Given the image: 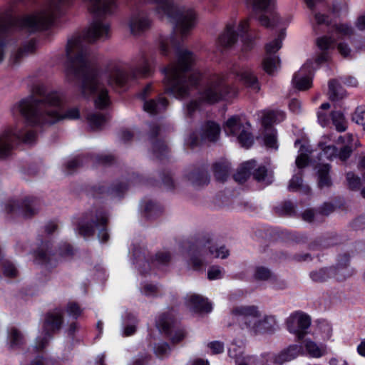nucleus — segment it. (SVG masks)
<instances>
[{
  "label": "nucleus",
  "mask_w": 365,
  "mask_h": 365,
  "mask_svg": "<svg viewBox=\"0 0 365 365\" xmlns=\"http://www.w3.org/2000/svg\"><path fill=\"white\" fill-rule=\"evenodd\" d=\"M66 56L68 60L66 73L68 76H80L84 74L81 85V93L84 97L96 94L94 100L96 108L104 110L110 103L108 92L103 80L107 78L109 85L122 86L126 81L125 74L118 67H114L108 75L97 71L86 72L88 68L87 53L83 49L81 37H73L68 40L66 48Z\"/></svg>",
  "instance_id": "nucleus-1"
},
{
  "label": "nucleus",
  "mask_w": 365,
  "mask_h": 365,
  "mask_svg": "<svg viewBox=\"0 0 365 365\" xmlns=\"http://www.w3.org/2000/svg\"><path fill=\"white\" fill-rule=\"evenodd\" d=\"M169 44L175 51L178 62L171 64L168 68H163L165 73L163 80L165 93L182 99L187 98L190 95V90L197 85L200 76L199 73H187L195 62V57L192 52L181 48L180 41H176L174 36H172L170 39L160 37V53L163 56L168 55Z\"/></svg>",
  "instance_id": "nucleus-2"
},
{
  "label": "nucleus",
  "mask_w": 365,
  "mask_h": 365,
  "mask_svg": "<svg viewBox=\"0 0 365 365\" xmlns=\"http://www.w3.org/2000/svg\"><path fill=\"white\" fill-rule=\"evenodd\" d=\"M34 93L39 96V98L31 96L18 104L20 113L31 125L53 124L63 118H79V110L76 108L67 110L64 116L60 117L57 108L61 105V98L57 93H46L43 86H37L34 88Z\"/></svg>",
  "instance_id": "nucleus-3"
},
{
  "label": "nucleus",
  "mask_w": 365,
  "mask_h": 365,
  "mask_svg": "<svg viewBox=\"0 0 365 365\" xmlns=\"http://www.w3.org/2000/svg\"><path fill=\"white\" fill-rule=\"evenodd\" d=\"M157 4V11L165 14L171 21L180 28L182 35L192 29L195 24L197 14L194 9L189 8L180 9L173 0H155Z\"/></svg>",
  "instance_id": "nucleus-4"
},
{
  "label": "nucleus",
  "mask_w": 365,
  "mask_h": 365,
  "mask_svg": "<svg viewBox=\"0 0 365 365\" xmlns=\"http://www.w3.org/2000/svg\"><path fill=\"white\" fill-rule=\"evenodd\" d=\"M67 0H48L46 6L40 12L21 19V26L30 31L46 29L53 21L60 5Z\"/></svg>",
  "instance_id": "nucleus-5"
},
{
  "label": "nucleus",
  "mask_w": 365,
  "mask_h": 365,
  "mask_svg": "<svg viewBox=\"0 0 365 365\" xmlns=\"http://www.w3.org/2000/svg\"><path fill=\"white\" fill-rule=\"evenodd\" d=\"M227 93V90L223 83V78L220 76H215L200 93V98L203 103L213 104L220 101Z\"/></svg>",
  "instance_id": "nucleus-6"
},
{
  "label": "nucleus",
  "mask_w": 365,
  "mask_h": 365,
  "mask_svg": "<svg viewBox=\"0 0 365 365\" xmlns=\"http://www.w3.org/2000/svg\"><path fill=\"white\" fill-rule=\"evenodd\" d=\"M64 322V312L61 309H54L46 313L43 323L45 336L51 337L59 331Z\"/></svg>",
  "instance_id": "nucleus-7"
},
{
  "label": "nucleus",
  "mask_w": 365,
  "mask_h": 365,
  "mask_svg": "<svg viewBox=\"0 0 365 365\" xmlns=\"http://www.w3.org/2000/svg\"><path fill=\"white\" fill-rule=\"evenodd\" d=\"M21 137V130L16 128H10L4 132L0 136V159H4L10 155L14 148L13 142Z\"/></svg>",
  "instance_id": "nucleus-8"
},
{
  "label": "nucleus",
  "mask_w": 365,
  "mask_h": 365,
  "mask_svg": "<svg viewBox=\"0 0 365 365\" xmlns=\"http://www.w3.org/2000/svg\"><path fill=\"white\" fill-rule=\"evenodd\" d=\"M109 31L108 24L94 21L84 34V38L89 42L95 41L98 38L107 37Z\"/></svg>",
  "instance_id": "nucleus-9"
},
{
  "label": "nucleus",
  "mask_w": 365,
  "mask_h": 365,
  "mask_svg": "<svg viewBox=\"0 0 365 365\" xmlns=\"http://www.w3.org/2000/svg\"><path fill=\"white\" fill-rule=\"evenodd\" d=\"M90 12L96 15L110 13L115 6V0H85Z\"/></svg>",
  "instance_id": "nucleus-10"
},
{
  "label": "nucleus",
  "mask_w": 365,
  "mask_h": 365,
  "mask_svg": "<svg viewBox=\"0 0 365 365\" xmlns=\"http://www.w3.org/2000/svg\"><path fill=\"white\" fill-rule=\"evenodd\" d=\"M287 324L291 332H295V324L297 325L299 329H307L311 324V319L305 314L296 312L289 317L287 321Z\"/></svg>",
  "instance_id": "nucleus-11"
},
{
  "label": "nucleus",
  "mask_w": 365,
  "mask_h": 365,
  "mask_svg": "<svg viewBox=\"0 0 365 365\" xmlns=\"http://www.w3.org/2000/svg\"><path fill=\"white\" fill-rule=\"evenodd\" d=\"M187 305L197 313H209L212 308L207 299L196 294L189 297Z\"/></svg>",
  "instance_id": "nucleus-12"
},
{
  "label": "nucleus",
  "mask_w": 365,
  "mask_h": 365,
  "mask_svg": "<svg viewBox=\"0 0 365 365\" xmlns=\"http://www.w3.org/2000/svg\"><path fill=\"white\" fill-rule=\"evenodd\" d=\"M220 134V127L214 121L208 120L205 122L201 127V140L215 142L219 138Z\"/></svg>",
  "instance_id": "nucleus-13"
},
{
  "label": "nucleus",
  "mask_w": 365,
  "mask_h": 365,
  "mask_svg": "<svg viewBox=\"0 0 365 365\" xmlns=\"http://www.w3.org/2000/svg\"><path fill=\"white\" fill-rule=\"evenodd\" d=\"M93 212H86L78 221V232L83 237H91L95 233L96 226L93 222Z\"/></svg>",
  "instance_id": "nucleus-14"
},
{
  "label": "nucleus",
  "mask_w": 365,
  "mask_h": 365,
  "mask_svg": "<svg viewBox=\"0 0 365 365\" xmlns=\"http://www.w3.org/2000/svg\"><path fill=\"white\" fill-rule=\"evenodd\" d=\"M331 165L329 164H319L317 166V185L320 189L329 188L332 186L330 176Z\"/></svg>",
  "instance_id": "nucleus-15"
},
{
  "label": "nucleus",
  "mask_w": 365,
  "mask_h": 365,
  "mask_svg": "<svg viewBox=\"0 0 365 365\" xmlns=\"http://www.w3.org/2000/svg\"><path fill=\"white\" fill-rule=\"evenodd\" d=\"M150 25V21L143 14H138L131 17L129 26L133 35H139L147 30Z\"/></svg>",
  "instance_id": "nucleus-16"
},
{
  "label": "nucleus",
  "mask_w": 365,
  "mask_h": 365,
  "mask_svg": "<svg viewBox=\"0 0 365 365\" xmlns=\"http://www.w3.org/2000/svg\"><path fill=\"white\" fill-rule=\"evenodd\" d=\"M300 346L297 345L289 346L275 355L273 359L274 364L282 365L285 362L290 361L295 359L300 352Z\"/></svg>",
  "instance_id": "nucleus-17"
},
{
  "label": "nucleus",
  "mask_w": 365,
  "mask_h": 365,
  "mask_svg": "<svg viewBox=\"0 0 365 365\" xmlns=\"http://www.w3.org/2000/svg\"><path fill=\"white\" fill-rule=\"evenodd\" d=\"M256 167V161L251 160L243 163L234 174V180L240 184L244 183L251 175V171Z\"/></svg>",
  "instance_id": "nucleus-18"
},
{
  "label": "nucleus",
  "mask_w": 365,
  "mask_h": 365,
  "mask_svg": "<svg viewBox=\"0 0 365 365\" xmlns=\"http://www.w3.org/2000/svg\"><path fill=\"white\" fill-rule=\"evenodd\" d=\"M212 171L217 181L224 182L229 177L230 165L225 160L217 161L212 165Z\"/></svg>",
  "instance_id": "nucleus-19"
},
{
  "label": "nucleus",
  "mask_w": 365,
  "mask_h": 365,
  "mask_svg": "<svg viewBox=\"0 0 365 365\" xmlns=\"http://www.w3.org/2000/svg\"><path fill=\"white\" fill-rule=\"evenodd\" d=\"M237 41V34L235 31V26L231 24L226 26L225 31L219 36L218 43L224 47L232 46Z\"/></svg>",
  "instance_id": "nucleus-20"
},
{
  "label": "nucleus",
  "mask_w": 365,
  "mask_h": 365,
  "mask_svg": "<svg viewBox=\"0 0 365 365\" xmlns=\"http://www.w3.org/2000/svg\"><path fill=\"white\" fill-rule=\"evenodd\" d=\"M152 150L155 157L160 161L168 159L170 153L167 143L160 139H156L152 142Z\"/></svg>",
  "instance_id": "nucleus-21"
},
{
  "label": "nucleus",
  "mask_w": 365,
  "mask_h": 365,
  "mask_svg": "<svg viewBox=\"0 0 365 365\" xmlns=\"http://www.w3.org/2000/svg\"><path fill=\"white\" fill-rule=\"evenodd\" d=\"M168 106V101L164 97H160L158 101L155 100L146 101L144 103V110L150 114H157L166 109Z\"/></svg>",
  "instance_id": "nucleus-22"
},
{
  "label": "nucleus",
  "mask_w": 365,
  "mask_h": 365,
  "mask_svg": "<svg viewBox=\"0 0 365 365\" xmlns=\"http://www.w3.org/2000/svg\"><path fill=\"white\" fill-rule=\"evenodd\" d=\"M188 180L196 185H204L210 182V176L203 168H197L189 173Z\"/></svg>",
  "instance_id": "nucleus-23"
},
{
  "label": "nucleus",
  "mask_w": 365,
  "mask_h": 365,
  "mask_svg": "<svg viewBox=\"0 0 365 365\" xmlns=\"http://www.w3.org/2000/svg\"><path fill=\"white\" fill-rule=\"evenodd\" d=\"M52 245L49 242L42 245L35 252V259L42 264H48L51 262V256L54 255Z\"/></svg>",
  "instance_id": "nucleus-24"
},
{
  "label": "nucleus",
  "mask_w": 365,
  "mask_h": 365,
  "mask_svg": "<svg viewBox=\"0 0 365 365\" xmlns=\"http://www.w3.org/2000/svg\"><path fill=\"white\" fill-rule=\"evenodd\" d=\"M329 98L331 101L341 100L345 96V91L342 86L336 79H331L329 81Z\"/></svg>",
  "instance_id": "nucleus-25"
},
{
  "label": "nucleus",
  "mask_w": 365,
  "mask_h": 365,
  "mask_svg": "<svg viewBox=\"0 0 365 365\" xmlns=\"http://www.w3.org/2000/svg\"><path fill=\"white\" fill-rule=\"evenodd\" d=\"M232 314L236 317H242L245 318H259L260 312L256 306H240L233 308Z\"/></svg>",
  "instance_id": "nucleus-26"
},
{
  "label": "nucleus",
  "mask_w": 365,
  "mask_h": 365,
  "mask_svg": "<svg viewBox=\"0 0 365 365\" xmlns=\"http://www.w3.org/2000/svg\"><path fill=\"white\" fill-rule=\"evenodd\" d=\"M175 320L170 314H163L157 322V328L160 331L163 332L167 336L170 335L172 329L175 327Z\"/></svg>",
  "instance_id": "nucleus-27"
},
{
  "label": "nucleus",
  "mask_w": 365,
  "mask_h": 365,
  "mask_svg": "<svg viewBox=\"0 0 365 365\" xmlns=\"http://www.w3.org/2000/svg\"><path fill=\"white\" fill-rule=\"evenodd\" d=\"M275 320L273 317L266 316L262 319L255 322L252 329L255 334L260 332H267L274 329Z\"/></svg>",
  "instance_id": "nucleus-28"
},
{
  "label": "nucleus",
  "mask_w": 365,
  "mask_h": 365,
  "mask_svg": "<svg viewBox=\"0 0 365 365\" xmlns=\"http://www.w3.org/2000/svg\"><path fill=\"white\" fill-rule=\"evenodd\" d=\"M90 128L93 131L100 130L108 120L106 115L101 113H90L87 116Z\"/></svg>",
  "instance_id": "nucleus-29"
},
{
  "label": "nucleus",
  "mask_w": 365,
  "mask_h": 365,
  "mask_svg": "<svg viewBox=\"0 0 365 365\" xmlns=\"http://www.w3.org/2000/svg\"><path fill=\"white\" fill-rule=\"evenodd\" d=\"M233 72L240 77V80L244 82L247 86L252 87L255 89L259 90L257 79L255 76L250 70H235Z\"/></svg>",
  "instance_id": "nucleus-30"
},
{
  "label": "nucleus",
  "mask_w": 365,
  "mask_h": 365,
  "mask_svg": "<svg viewBox=\"0 0 365 365\" xmlns=\"http://www.w3.org/2000/svg\"><path fill=\"white\" fill-rule=\"evenodd\" d=\"M288 189L291 191H302L305 194L311 192V188L303 183L302 175H295L290 180Z\"/></svg>",
  "instance_id": "nucleus-31"
},
{
  "label": "nucleus",
  "mask_w": 365,
  "mask_h": 365,
  "mask_svg": "<svg viewBox=\"0 0 365 365\" xmlns=\"http://www.w3.org/2000/svg\"><path fill=\"white\" fill-rule=\"evenodd\" d=\"M35 41L31 40L26 45L24 46L23 48L19 49L15 53H14L11 57V61L13 64H17L20 60L27 55L28 53H31L35 50Z\"/></svg>",
  "instance_id": "nucleus-32"
},
{
  "label": "nucleus",
  "mask_w": 365,
  "mask_h": 365,
  "mask_svg": "<svg viewBox=\"0 0 365 365\" xmlns=\"http://www.w3.org/2000/svg\"><path fill=\"white\" fill-rule=\"evenodd\" d=\"M274 212L279 216H292L296 215V205L289 200H286L274 207Z\"/></svg>",
  "instance_id": "nucleus-33"
},
{
  "label": "nucleus",
  "mask_w": 365,
  "mask_h": 365,
  "mask_svg": "<svg viewBox=\"0 0 365 365\" xmlns=\"http://www.w3.org/2000/svg\"><path fill=\"white\" fill-rule=\"evenodd\" d=\"M279 59L277 56H266L262 61V67L266 73L272 75L279 66Z\"/></svg>",
  "instance_id": "nucleus-34"
},
{
  "label": "nucleus",
  "mask_w": 365,
  "mask_h": 365,
  "mask_svg": "<svg viewBox=\"0 0 365 365\" xmlns=\"http://www.w3.org/2000/svg\"><path fill=\"white\" fill-rule=\"evenodd\" d=\"M93 212V222L96 227L101 226L106 227L108 222V213L103 209H96L95 210H90Z\"/></svg>",
  "instance_id": "nucleus-35"
},
{
  "label": "nucleus",
  "mask_w": 365,
  "mask_h": 365,
  "mask_svg": "<svg viewBox=\"0 0 365 365\" xmlns=\"http://www.w3.org/2000/svg\"><path fill=\"white\" fill-rule=\"evenodd\" d=\"M243 128H244V126L240 123V120L239 117H237V116L231 117L226 122V132L229 135H235Z\"/></svg>",
  "instance_id": "nucleus-36"
},
{
  "label": "nucleus",
  "mask_w": 365,
  "mask_h": 365,
  "mask_svg": "<svg viewBox=\"0 0 365 365\" xmlns=\"http://www.w3.org/2000/svg\"><path fill=\"white\" fill-rule=\"evenodd\" d=\"M331 120L336 129L339 132H344L346 129V120L343 113L340 111H332L331 113Z\"/></svg>",
  "instance_id": "nucleus-37"
},
{
  "label": "nucleus",
  "mask_w": 365,
  "mask_h": 365,
  "mask_svg": "<svg viewBox=\"0 0 365 365\" xmlns=\"http://www.w3.org/2000/svg\"><path fill=\"white\" fill-rule=\"evenodd\" d=\"M133 255L135 259V263L138 267V269L142 273H146L150 270V263L148 262L143 261V259H145L144 254L141 256L140 248H135L133 251Z\"/></svg>",
  "instance_id": "nucleus-38"
},
{
  "label": "nucleus",
  "mask_w": 365,
  "mask_h": 365,
  "mask_svg": "<svg viewBox=\"0 0 365 365\" xmlns=\"http://www.w3.org/2000/svg\"><path fill=\"white\" fill-rule=\"evenodd\" d=\"M1 269L3 274L9 278H15L18 276L19 272L15 265L8 261L4 260L1 262Z\"/></svg>",
  "instance_id": "nucleus-39"
},
{
  "label": "nucleus",
  "mask_w": 365,
  "mask_h": 365,
  "mask_svg": "<svg viewBox=\"0 0 365 365\" xmlns=\"http://www.w3.org/2000/svg\"><path fill=\"white\" fill-rule=\"evenodd\" d=\"M346 179L348 187L351 190H358L362 185L361 178L355 175L353 172H348L346 174Z\"/></svg>",
  "instance_id": "nucleus-40"
},
{
  "label": "nucleus",
  "mask_w": 365,
  "mask_h": 365,
  "mask_svg": "<svg viewBox=\"0 0 365 365\" xmlns=\"http://www.w3.org/2000/svg\"><path fill=\"white\" fill-rule=\"evenodd\" d=\"M294 87L299 91H305L309 89L312 86V81L308 77L298 78L294 76L293 79Z\"/></svg>",
  "instance_id": "nucleus-41"
},
{
  "label": "nucleus",
  "mask_w": 365,
  "mask_h": 365,
  "mask_svg": "<svg viewBox=\"0 0 365 365\" xmlns=\"http://www.w3.org/2000/svg\"><path fill=\"white\" fill-rule=\"evenodd\" d=\"M171 256L168 252H158L154 258L150 259V263L153 265L165 264L170 261Z\"/></svg>",
  "instance_id": "nucleus-42"
},
{
  "label": "nucleus",
  "mask_w": 365,
  "mask_h": 365,
  "mask_svg": "<svg viewBox=\"0 0 365 365\" xmlns=\"http://www.w3.org/2000/svg\"><path fill=\"white\" fill-rule=\"evenodd\" d=\"M305 348L308 354L313 357H320L322 356L324 352L323 349L312 341H307L306 342Z\"/></svg>",
  "instance_id": "nucleus-43"
},
{
  "label": "nucleus",
  "mask_w": 365,
  "mask_h": 365,
  "mask_svg": "<svg viewBox=\"0 0 365 365\" xmlns=\"http://www.w3.org/2000/svg\"><path fill=\"white\" fill-rule=\"evenodd\" d=\"M271 276L272 272L268 268L262 266H259L256 267L255 272L254 274V277L255 279L265 281L270 279Z\"/></svg>",
  "instance_id": "nucleus-44"
},
{
  "label": "nucleus",
  "mask_w": 365,
  "mask_h": 365,
  "mask_svg": "<svg viewBox=\"0 0 365 365\" xmlns=\"http://www.w3.org/2000/svg\"><path fill=\"white\" fill-rule=\"evenodd\" d=\"M334 43V39L331 36H323L316 39L317 46L323 51L328 50Z\"/></svg>",
  "instance_id": "nucleus-45"
},
{
  "label": "nucleus",
  "mask_w": 365,
  "mask_h": 365,
  "mask_svg": "<svg viewBox=\"0 0 365 365\" xmlns=\"http://www.w3.org/2000/svg\"><path fill=\"white\" fill-rule=\"evenodd\" d=\"M203 103L199 99H195L190 101L185 106L186 115L189 118H192L197 110L200 107L201 103Z\"/></svg>",
  "instance_id": "nucleus-46"
},
{
  "label": "nucleus",
  "mask_w": 365,
  "mask_h": 365,
  "mask_svg": "<svg viewBox=\"0 0 365 365\" xmlns=\"http://www.w3.org/2000/svg\"><path fill=\"white\" fill-rule=\"evenodd\" d=\"M238 140L244 147L249 148L253 143L252 134L244 130V128L239 132Z\"/></svg>",
  "instance_id": "nucleus-47"
},
{
  "label": "nucleus",
  "mask_w": 365,
  "mask_h": 365,
  "mask_svg": "<svg viewBox=\"0 0 365 365\" xmlns=\"http://www.w3.org/2000/svg\"><path fill=\"white\" fill-rule=\"evenodd\" d=\"M23 206L25 209V215L26 217H32L37 214L38 211L36 205L34 204V200L31 199L26 198L23 201Z\"/></svg>",
  "instance_id": "nucleus-48"
},
{
  "label": "nucleus",
  "mask_w": 365,
  "mask_h": 365,
  "mask_svg": "<svg viewBox=\"0 0 365 365\" xmlns=\"http://www.w3.org/2000/svg\"><path fill=\"white\" fill-rule=\"evenodd\" d=\"M209 252L210 255H214L215 258L225 259L230 255L229 250L225 246H220L218 248L209 247Z\"/></svg>",
  "instance_id": "nucleus-49"
},
{
  "label": "nucleus",
  "mask_w": 365,
  "mask_h": 365,
  "mask_svg": "<svg viewBox=\"0 0 365 365\" xmlns=\"http://www.w3.org/2000/svg\"><path fill=\"white\" fill-rule=\"evenodd\" d=\"M334 28L337 33L344 36H351L354 34L352 26L346 24H335Z\"/></svg>",
  "instance_id": "nucleus-50"
},
{
  "label": "nucleus",
  "mask_w": 365,
  "mask_h": 365,
  "mask_svg": "<svg viewBox=\"0 0 365 365\" xmlns=\"http://www.w3.org/2000/svg\"><path fill=\"white\" fill-rule=\"evenodd\" d=\"M96 160L99 165L103 166H110L115 163L116 158L112 154L100 155L96 158Z\"/></svg>",
  "instance_id": "nucleus-51"
},
{
  "label": "nucleus",
  "mask_w": 365,
  "mask_h": 365,
  "mask_svg": "<svg viewBox=\"0 0 365 365\" xmlns=\"http://www.w3.org/2000/svg\"><path fill=\"white\" fill-rule=\"evenodd\" d=\"M66 312L73 318L77 319L81 315L82 309L79 304L75 302H69L66 306Z\"/></svg>",
  "instance_id": "nucleus-52"
},
{
  "label": "nucleus",
  "mask_w": 365,
  "mask_h": 365,
  "mask_svg": "<svg viewBox=\"0 0 365 365\" xmlns=\"http://www.w3.org/2000/svg\"><path fill=\"white\" fill-rule=\"evenodd\" d=\"M281 39L278 38L266 44V56H273V54L277 53L281 48Z\"/></svg>",
  "instance_id": "nucleus-53"
},
{
  "label": "nucleus",
  "mask_w": 365,
  "mask_h": 365,
  "mask_svg": "<svg viewBox=\"0 0 365 365\" xmlns=\"http://www.w3.org/2000/svg\"><path fill=\"white\" fill-rule=\"evenodd\" d=\"M319 146L323 151L324 155L329 160L336 157L337 155V148L334 145H324V143H319Z\"/></svg>",
  "instance_id": "nucleus-54"
},
{
  "label": "nucleus",
  "mask_w": 365,
  "mask_h": 365,
  "mask_svg": "<svg viewBox=\"0 0 365 365\" xmlns=\"http://www.w3.org/2000/svg\"><path fill=\"white\" fill-rule=\"evenodd\" d=\"M336 48L343 58H351L352 56L351 48L347 43H339L336 46Z\"/></svg>",
  "instance_id": "nucleus-55"
},
{
  "label": "nucleus",
  "mask_w": 365,
  "mask_h": 365,
  "mask_svg": "<svg viewBox=\"0 0 365 365\" xmlns=\"http://www.w3.org/2000/svg\"><path fill=\"white\" fill-rule=\"evenodd\" d=\"M277 120V114L274 111H268L264 113L262 120V125L265 127L271 126Z\"/></svg>",
  "instance_id": "nucleus-56"
},
{
  "label": "nucleus",
  "mask_w": 365,
  "mask_h": 365,
  "mask_svg": "<svg viewBox=\"0 0 365 365\" xmlns=\"http://www.w3.org/2000/svg\"><path fill=\"white\" fill-rule=\"evenodd\" d=\"M10 339L11 346H17L21 343L23 336L16 329L13 328L10 331Z\"/></svg>",
  "instance_id": "nucleus-57"
},
{
  "label": "nucleus",
  "mask_w": 365,
  "mask_h": 365,
  "mask_svg": "<svg viewBox=\"0 0 365 365\" xmlns=\"http://www.w3.org/2000/svg\"><path fill=\"white\" fill-rule=\"evenodd\" d=\"M335 210V206L333 203L329 202H324L319 207V213L324 216H328Z\"/></svg>",
  "instance_id": "nucleus-58"
},
{
  "label": "nucleus",
  "mask_w": 365,
  "mask_h": 365,
  "mask_svg": "<svg viewBox=\"0 0 365 365\" xmlns=\"http://www.w3.org/2000/svg\"><path fill=\"white\" fill-rule=\"evenodd\" d=\"M170 336V339L173 344H178L182 341L186 336V332L184 329H176L174 334L168 335Z\"/></svg>",
  "instance_id": "nucleus-59"
},
{
  "label": "nucleus",
  "mask_w": 365,
  "mask_h": 365,
  "mask_svg": "<svg viewBox=\"0 0 365 365\" xmlns=\"http://www.w3.org/2000/svg\"><path fill=\"white\" fill-rule=\"evenodd\" d=\"M267 168L264 166H259L257 169H256L252 175L254 178L257 181L264 180L265 178L267 176Z\"/></svg>",
  "instance_id": "nucleus-60"
},
{
  "label": "nucleus",
  "mask_w": 365,
  "mask_h": 365,
  "mask_svg": "<svg viewBox=\"0 0 365 365\" xmlns=\"http://www.w3.org/2000/svg\"><path fill=\"white\" fill-rule=\"evenodd\" d=\"M150 73V68L147 63L143 66L141 69H135L132 71L131 76L133 78L138 77H145Z\"/></svg>",
  "instance_id": "nucleus-61"
},
{
  "label": "nucleus",
  "mask_w": 365,
  "mask_h": 365,
  "mask_svg": "<svg viewBox=\"0 0 365 365\" xmlns=\"http://www.w3.org/2000/svg\"><path fill=\"white\" fill-rule=\"evenodd\" d=\"M170 350V346L168 343L163 342L158 344L154 346V353L158 356H162L168 353Z\"/></svg>",
  "instance_id": "nucleus-62"
},
{
  "label": "nucleus",
  "mask_w": 365,
  "mask_h": 365,
  "mask_svg": "<svg viewBox=\"0 0 365 365\" xmlns=\"http://www.w3.org/2000/svg\"><path fill=\"white\" fill-rule=\"evenodd\" d=\"M352 148L349 145H345L341 148L336 155L341 161H346L352 153Z\"/></svg>",
  "instance_id": "nucleus-63"
},
{
  "label": "nucleus",
  "mask_w": 365,
  "mask_h": 365,
  "mask_svg": "<svg viewBox=\"0 0 365 365\" xmlns=\"http://www.w3.org/2000/svg\"><path fill=\"white\" fill-rule=\"evenodd\" d=\"M353 119L357 124L365 127V110L356 109Z\"/></svg>",
  "instance_id": "nucleus-64"
}]
</instances>
